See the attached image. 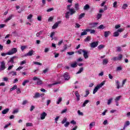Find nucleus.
I'll return each mask as SVG.
<instances>
[{
	"label": "nucleus",
	"mask_w": 130,
	"mask_h": 130,
	"mask_svg": "<svg viewBox=\"0 0 130 130\" xmlns=\"http://www.w3.org/2000/svg\"><path fill=\"white\" fill-rule=\"evenodd\" d=\"M65 13V18L66 19H70V16H73V15L76 14V10L73 8H71V9Z\"/></svg>",
	"instance_id": "f257e3e1"
},
{
	"label": "nucleus",
	"mask_w": 130,
	"mask_h": 130,
	"mask_svg": "<svg viewBox=\"0 0 130 130\" xmlns=\"http://www.w3.org/2000/svg\"><path fill=\"white\" fill-rule=\"evenodd\" d=\"M104 85H105V81H103L102 83H101V84L97 85L96 87L93 89V94L97 93L98 90L100 89V88H102Z\"/></svg>",
	"instance_id": "f03ea898"
},
{
	"label": "nucleus",
	"mask_w": 130,
	"mask_h": 130,
	"mask_svg": "<svg viewBox=\"0 0 130 130\" xmlns=\"http://www.w3.org/2000/svg\"><path fill=\"white\" fill-rule=\"evenodd\" d=\"M18 51V49L16 48H13L11 49L10 51L8 52V55H13V54H15Z\"/></svg>",
	"instance_id": "7ed1b4c3"
},
{
	"label": "nucleus",
	"mask_w": 130,
	"mask_h": 130,
	"mask_svg": "<svg viewBox=\"0 0 130 130\" xmlns=\"http://www.w3.org/2000/svg\"><path fill=\"white\" fill-rule=\"evenodd\" d=\"M34 81H37V85H42L43 82L40 78H38L36 77L33 78Z\"/></svg>",
	"instance_id": "20e7f679"
},
{
	"label": "nucleus",
	"mask_w": 130,
	"mask_h": 130,
	"mask_svg": "<svg viewBox=\"0 0 130 130\" xmlns=\"http://www.w3.org/2000/svg\"><path fill=\"white\" fill-rule=\"evenodd\" d=\"M4 70H6V62L3 61L1 62L0 71H4Z\"/></svg>",
	"instance_id": "39448f33"
},
{
	"label": "nucleus",
	"mask_w": 130,
	"mask_h": 130,
	"mask_svg": "<svg viewBox=\"0 0 130 130\" xmlns=\"http://www.w3.org/2000/svg\"><path fill=\"white\" fill-rule=\"evenodd\" d=\"M63 78H64L65 81H69L71 79V76L69 75L68 72H66L63 75Z\"/></svg>",
	"instance_id": "423d86ee"
},
{
	"label": "nucleus",
	"mask_w": 130,
	"mask_h": 130,
	"mask_svg": "<svg viewBox=\"0 0 130 130\" xmlns=\"http://www.w3.org/2000/svg\"><path fill=\"white\" fill-rule=\"evenodd\" d=\"M98 42H92L90 44V47H91V48H95V47H97V46H98Z\"/></svg>",
	"instance_id": "0eeeda50"
},
{
	"label": "nucleus",
	"mask_w": 130,
	"mask_h": 130,
	"mask_svg": "<svg viewBox=\"0 0 130 130\" xmlns=\"http://www.w3.org/2000/svg\"><path fill=\"white\" fill-rule=\"evenodd\" d=\"M47 115V114L45 112L42 113L40 115V118L41 120H43V119H45V117H46Z\"/></svg>",
	"instance_id": "6e6552de"
},
{
	"label": "nucleus",
	"mask_w": 130,
	"mask_h": 130,
	"mask_svg": "<svg viewBox=\"0 0 130 130\" xmlns=\"http://www.w3.org/2000/svg\"><path fill=\"white\" fill-rule=\"evenodd\" d=\"M61 21H58L57 22H56L52 27V29H56V28H57V27H58V25H59V24H61Z\"/></svg>",
	"instance_id": "1a4fd4ad"
},
{
	"label": "nucleus",
	"mask_w": 130,
	"mask_h": 130,
	"mask_svg": "<svg viewBox=\"0 0 130 130\" xmlns=\"http://www.w3.org/2000/svg\"><path fill=\"white\" fill-rule=\"evenodd\" d=\"M83 57L85 59L89 58V55L88 54V52L87 50L83 51Z\"/></svg>",
	"instance_id": "9d476101"
},
{
	"label": "nucleus",
	"mask_w": 130,
	"mask_h": 130,
	"mask_svg": "<svg viewBox=\"0 0 130 130\" xmlns=\"http://www.w3.org/2000/svg\"><path fill=\"white\" fill-rule=\"evenodd\" d=\"M33 53H34V51L33 50L29 51L27 53L24 55V56H32V55H33Z\"/></svg>",
	"instance_id": "9b49d317"
},
{
	"label": "nucleus",
	"mask_w": 130,
	"mask_h": 130,
	"mask_svg": "<svg viewBox=\"0 0 130 130\" xmlns=\"http://www.w3.org/2000/svg\"><path fill=\"white\" fill-rule=\"evenodd\" d=\"M75 95L76 96L77 101H80V94L79 93V91H75Z\"/></svg>",
	"instance_id": "f8f14e48"
},
{
	"label": "nucleus",
	"mask_w": 130,
	"mask_h": 130,
	"mask_svg": "<svg viewBox=\"0 0 130 130\" xmlns=\"http://www.w3.org/2000/svg\"><path fill=\"white\" fill-rule=\"evenodd\" d=\"M111 34V32L110 31H106L104 32V37L105 38H107L109 35Z\"/></svg>",
	"instance_id": "ddd939ff"
},
{
	"label": "nucleus",
	"mask_w": 130,
	"mask_h": 130,
	"mask_svg": "<svg viewBox=\"0 0 130 130\" xmlns=\"http://www.w3.org/2000/svg\"><path fill=\"white\" fill-rule=\"evenodd\" d=\"M70 66L71 68H77V67H78V63L75 61L73 63H71Z\"/></svg>",
	"instance_id": "4468645a"
},
{
	"label": "nucleus",
	"mask_w": 130,
	"mask_h": 130,
	"mask_svg": "<svg viewBox=\"0 0 130 130\" xmlns=\"http://www.w3.org/2000/svg\"><path fill=\"white\" fill-rule=\"evenodd\" d=\"M82 31H83L81 33V36H84L85 35H87V32H88V30L86 29H82Z\"/></svg>",
	"instance_id": "2eb2a0df"
},
{
	"label": "nucleus",
	"mask_w": 130,
	"mask_h": 130,
	"mask_svg": "<svg viewBox=\"0 0 130 130\" xmlns=\"http://www.w3.org/2000/svg\"><path fill=\"white\" fill-rule=\"evenodd\" d=\"M95 124H96V123H95V122H91V123L89 124V129H91V128L93 127V126H95Z\"/></svg>",
	"instance_id": "dca6fc26"
},
{
	"label": "nucleus",
	"mask_w": 130,
	"mask_h": 130,
	"mask_svg": "<svg viewBox=\"0 0 130 130\" xmlns=\"http://www.w3.org/2000/svg\"><path fill=\"white\" fill-rule=\"evenodd\" d=\"M9 111H10V109L9 108L5 109L3 111H2V114H7V113H8Z\"/></svg>",
	"instance_id": "f3484780"
},
{
	"label": "nucleus",
	"mask_w": 130,
	"mask_h": 130,
	"mask_svg": "<svg viewBox=\"0 0 130 130\" xmlns=\"http://www.w3.org/2000/svg\"><path fill=\"white\" fill-rule=\"evenodd\" d=\"M89 102H90V101H89L88 100L84 101L82 107H85L86 105H87V104H88V103H89Z\"/></svg>",
	"instance_id": "a211bd4d"
},
{
	"label": "nucleus",
	"mask_w": 130,
	"mask_h": 130,
	"mask_svg": "<svg viewBox=\"0 0 130 130\" xmlns=\"http://www.w3.org/2000/svg\"><path fill=\"white\" fill-rule=\"evenodd\" d=\"M86 31L90 32V34H95V29H87Z\"/></svg>",
	"instance_id": "6ab92c4d"
},
{
	"label": "nucleus",
	"mask_w": 130,
	"mask_h": 130,
	"mask_svg": "<svg viewBox=\"0 0 130 130\" xmlns=\"http://www.w3.org/2000/svg\"><path fill=\"white\" fill-rule=\"evenodd\" d=\"M116 86H117V89L120 88V83L119 80H115Z\"/></svg>",
	"instance_id": "aec40b11"
},
{
	"label": "nucleus",
	"mask_w": 130,
	"mask_h": 130,
	"mask_svg": "<svg viewBox=\"0 0 130 130\" xmlns=\"http://www.w3.org/2000/svg\"><path fill=\"white\" fill-rule=\"evenodd\" d=\"M113 36L114 37H118L119 36V32L117 30L113 33Z\"/></svg>",
	"instance_id": "412c9836"
},
{
	"label": "nucleus",
	"mask_w": 130,
	"mask_h": 130,
	"mask_svg": "<svg viewBox=\"0 0 130 130\" xmlns=\"http://www.w3.org/2000/svg\"><path fill=\"white\" fill-rule=\"evenodd\" d=\"M39 97H40V93H39V92H36L34 98L35 99H37V98H39Z\"/></svg>",
	"instance_id": "4be33fe9"
},
{
	"label": "nucleus",
	"mask_w": 130,
	"mask_h": 130,
	"mask_svg": "<svg viewBox=\"0 0 130 130\" xmlns=\"http://www.w3.org/2000/svg\"><path fill=\"white\" fill-rule=\"evenodd\" d=\"M16 57V56L12 57V58H10L8 62H11V63H15V62H14V59H15Z\"/></svg>",
	"instance_id": "5701e85b"
},
{
	"label": "nucleus",
	"mask_w": 130,
	"mask_h": 130,
	"mask_svg": "<svg viewBox=\"0 0 130 130\" xmlns=\"http://www.w3.org/2000/svg\"><path fill=\"white\" fill-rule=\"evenodd\" d=\"M85 15H86V14L85 13H82L80 14L78 17L79 20H81V19H83V18L85 17Z\"/></svg>",
	"instance_id": "b1692460"
},
{
	"label": "nucleus",
	"mask_w": 130,
	"mask_h": 130,
	"mask_svg": "<svg viewBox=\"0 0 130 130\" xmlns=\"http://www.w3.org/2000/svg\"><path fill=\"white\" fill-rule=\"evenodd\" d=\"M121 98V95H119L118 96L116 97L115 99V102L117 103L119 100H120V99Z\"/></svg>",
	"instance_id": "393cba45"
},
{
	"label": "nucleus",
	"mask_w": 130,
	"mask_h": 130,
	"mask_svg": "<svg viewBox=\"0 0 130 130\" xmlns=\"http://www.w3.org/2000/svg\"><path fill=\"white\" fill-rule=\"evenodd\" d=\"M58 84H61V82H60V81L56 82H55L53 84H49V87H51L52 86H53L54 85H57Z\"/></svg>",
	"instance_id": "a878e982"
},
{
	"label": "nucleus",
	"mask_w": 130,
	"mask_h": 130,
	"mask_svg": "<svg viewBox=\"0 0 130 130\" xmlns=\"http://www.w3.org/2000/svg\"><path fill=\"white\" fill-rule=\"evenodd\" d=\"M12 18H13V15H10L9 17L5 20V22H9L10 20H12Z\"/></svg>",
	"instance_id": "bb28decb"
},
{
	"label": "nucleus",
	"mask_w": 130,
	"mask_h": 130,
	"mask_svg": "<svg viewBox=\"0 0 130 130\" xmlns=\"http://www.w3.org/2000/svg\"><path fill=\"white\" fill-rule=\"evenodd\" d=\"M108 63V59L105 58L103 59V64L104 65L107 64Z\"/></svg>",
	"instance_id": "cd10ccee"
},
{
	"label": "nucleus",
	"mask_w": 130,
	"mask_h": 130,
	"mask_svg": "<svg viewBox=\"0 0 130 130\" xmlns=\"http://www.w3.org/2000/svg\"><path fill=\"white\" fill-rule=\"evenodd\" d=\"M61 101H62V98H58L57 100L56 101V104H59V103H60V102H61Z\"/></svg>",
	"instance_id": "c85d7f7f"
},
{
	"label": "nucleus",
	"mask_w": 130,
	"mask_h": 130,
	"mask_svg": "<svg viewBox=\"0 0 130 130\" xmlns=\"http://www.w3.org/2000/svg\"><path fill=\"white\" fill-rule=\"evenodd\" d=\"M112 100H113V98H110L108 100V102H107V104L108 105H110V104H111V103H112Z\"/></svg>",
	"instance_id": "c756f323"
},
{
	"label": "nucleus",
	"mask_w": 130,
	"mask_h": 130,
	"mask_svg": "<svg viewBox=\"0 0 130 130\" xmlns=\"http://www.w3.org/2000/svg\"><path fill=\"white\" fill-rule=\"evenodd\" d=\"M85 49H80L78 51V54H82V53H84V51H85Z\"/></svg>",
	"instance_id": "7c9ffc66"
},
{
	"label": "nucleus",
	"mask_w": 130,
	"mask_h": 130,
	"mask_svg": "<svg viewBox=\"0 0 130 130\" xmlns=\"http://www.w3.org/2000/svg\"><path fill=\"white\" fill-rule=\"evenodd\" d=\"M85 93L86 94L84 95V97H88V95H89V94H90V91L89 90V89H86V90L85 91Z\"/></svg>",
	"instance_id": "2f4dec72"
},
{
	"label": "nucleus",
	"mask_w": 130,
	"mask_h": 130,
	"mask_svg": "<svg viewBox=\"0 0 130 130\" xmlns=\"http://www.w3.org/2000/svg\"><path fill=\"white\" fill-rule=\"evenodd\" d=\"M28 80H25L22 82V85L23 86H26V84H27V83H29Z\"/></svg>",
	"instance_id": "473e14b6"
},
{
	"label": "nucleus",
	"mask_w": 130,
	"mask_h": 130,
	"mask_svg": "<svg viewBox=\"0 0 130 130\" xmlns=\"http://www.w3.org/2000/svg\"><path fill=\"white\" fill-rule=\"evenodd\" d=\"M127 7H128V5H127L126 4H125L122 6V9L123 10H126V8H127Z\"/></svg>",
	"instance_id": "72a5a7b5"
},
{
	"label": "nucleus",
	"mask_w": 130,
	"mask_h": 130,
	"mask_svg": "<svg viewBox=\"0 0 130 130\" xmlns=\"http://www.w3.org/2000/svg\"><path fill=\"white\" fill-rule=\"evenodd\" d=\"M67 120H68V119H67V118H64L61 122L62 124H64V123H66V122H67Z\"/></svg>",
	"instance_id": "f704fd0d"
},
{
	"label": "nucleus",
	"mask_w": 130,
	"mask_h": 130,
	"mask_svg": "<svg viewBox=\"0 0 130 130\" xmlns=\"http://www.w3.org/2000/svg\"><path fill=\"white\" fill-rule=\"evenodd\" d=\"M105 47V45H100L98 47V48L99 49H102Z\"/></svg>",
	"instance_id": "c9c22d12"
},
{
	"label": "nucleus",
	"mask_w": 130,
	"mask_h": 130,
	"mask_svg": "<svg viewBox=\"0 0 130 130\" xmlns=\"http://www.w3.org/2000/svg\"><path fill=\"white\" fill-rule=\"evenodd\" d=\"M75 9L76 11H78L80 9L79 8V4L77 3L75 4Z\"/></svg>",
	"instance_id": "e433bc0d"
},
{
	"label": "nucleus",
	"mask_w": 130,
	"mask_h": 130,
	"mask_svg": "<svg viewBox=\"0 0 130 130\" xmlns=\"http://www.w3.org/2000/svg\"><path fill=\"white\" fill-rule=\"evenodd\" d=\"M90 40H91V37L88 36L85 39L84 41H85V42H88V41H90Z\"/></svg>",
	"instance_id": "4c0bfd02"
},
{
	"label": "nucleus",
	"mask_w": 130,
	"mask_h": 130,
	"mask_svg": "<svg viewBox=\"0 0 130 130\" xmlns=\"http://www.w3.org/2000/svg\"><path fill=\"white\" fill-rule=\"evenodd\" d=\"M17 85H15L12 88H10V91H14V90L17 89Z\"/></svg>",
	"instance_id": "58836bf2"
},
{
	"label": "nucleus",
	"mask_w": 130,
	"mask_h": 130,
	"mask_svg": "<svg viewBox=\"0 0 130 130\" xmlns=\"http://www.w3.org/2000/svg\"><path fill=\"white\" fill-rule=\"evenodd\" d=\"M117 31L119 33H121V32H123V31H124V28H119Z\"/></svg>",
	"instance_id": "ea45409f"
},
{
	"label": "nucleus",
	"mask_w": 130,
	"mask_h": 130,
	"mask_svg": "<svg viewBox=\"0 0 130 130\" xmlns=\"http://www.w3.org/2000/svg\"><path fill=\"white\" fill-rule=\"evenodd\" d=\"M33 63H34V64H37L38 66H42V63L37 61H34Z\"/></svg>",
	"instance_id": "a19ab883"
},
{
	"label": "nucleus",
	"mask_w": 130,
	"mask_h": 130,
	"mask_svg": "<svg viewBox=\"0 0 130 130\" xmlns=\"http://www.w3.org/2000/svg\"><path fill=\"white\" fill-rule=\"evenodd\" d=\"M26 48H27L26 46H21V49L22 51H24V50H25V49H26Z\"/></svg>",
	"instance_id": "79ce46f5"
},
{
	"label": "nucleus",
	"mask_w": 130,
	"mask_h": 130,
	"mask_svg": "<svg viewBox=\"0 0 130 130\" xmlns=\"http://www.w3.org/2000/svg\"><path fill=\"white\" fill-rule=\"evenodd\" d=\"M55 34V32L53 31L51 32V35H50V37L51 38H52V40H53V36H54Z\"/></svg>",
	"instance_id": "37998d69"
},
{
	"label": "nucleus",
	"mask_w": 130,
	"mask_h": 130,
	"mask_svg": "<svg viewBox=\"0 0 130 130\" xmlns=\"http://www.w3.org/2000/svg\"><path fill=\"white\" fill-rule=\"evenodd\" d=\"M84 70V69L83 68H81L79 69V70L78 71V72H77L76 73V74H81V73H82V72H83V70Z\"/></svg>",
	"instance_id": "c03bdc74"
},
{
	"label": "nucleus",
	"mask_w": 130,
	"mask_h": 130,
	"mask_svg": "<svg viewBox=\"0 0 130 130\" xmlns=\"http://www.w3.org/2000/svg\"><path fill=\"white\" fill-rule=\"evenodd\" d=\"M130 123H129V121H126L124 125L125 126H126V127L128 126V125H129Z\"/></svg>",
	"instance_id": "a18cd8bd"
},
{
	"label": "nucleus",
	"mask_w": 130,
	"mask_h": 130,
	"mask_svg": "<svg viewBox=\"0 0 130 130\" xmlns=\"http://www.w3.org/2000/svg\"><path fill=\"white\" fill-rule=\"evenodd\" d=\"M105 26H104V25L103 24H101V25H100L98 27V29H105Z\"/></svg>",
	"instance_id": "49530a36"
},
{
	"label": "nucleus",
	"mask_w": 130,
	"mask_h": 130,
	"mask_svg": "<svg viewBox=\"0 0 130 130\" xmlns=\"http://www.w3.org/2000/svg\"><path fill=\"white\" fill-rule=\"evenodd\" d=\"M68 111V109H64L62 110L61 112V114H63V113H66Z\"/></svg>",
	"instance_id": "de8ad7c7"
},
{
	"label": "nucleus",
	"mask_w": 130,
	"mask_h": 130,
	"mask_svg": "<svg viewBox=\"0 0 130 130\" xmlns=\"http://www.w3.org/2000/svg\"><path fill=\"white\" fill-rule=\"evenodd\" d=\"M9 74H12V76H17V72L12 71L10 72Z\"/></svg>",
	"instance_id": "09e8293b"
},
{
	"label": "nucleus",
	"mask_w": 130,
	"mask_h": 130,
	"mask_svg": "<svg viewBox=\"0 0 130 130\" xmlns=\"http://www.w3.org/2000/svg\"><path fill=\"white\" fill-rule=\"evenodd\" d=\"M69 125H70V122H68V121L66 122L64 124V126H65V127H68Z\"/></svg>",
	"instance_id": "8fccbe9b"
},
{
	"label": "nucleus",
	"mask_w": 130,
	"mask_h": 130,
	"mask_svg": "<svg viewBox=\"0 0 130 130\" xmlns=\"http://www.w3.org/2000/svg\"><path fill=\"white\" fill-rule=\"evenodd\" d=\"M102 17V14L100 13L98 14V15H97L98 20H99V19H100Z\"/></svg>",
	"instance_id": "3c124183"
},
{
	"label": "nucleus",
	"mask_w": 130,
	"mask_h": 130,
	"mask_svg": "<svg viewBox=\"0 0 130 130\" xmlns=\"http://www.w3.org/2000/svg\"><path fill=\"white\" fill-rule=\"evenodd\" d=\"M113 8H117V2H115L113 3Z\"/></svg>",
	"instance_id": "603ef678"
},
{
	"label": "nucleus",
	"mask_w": 130,
	"mask_h": 130,
	"mask_svg": "<svg viewBox=\"0 0 130 130\" xmlns=\"http://www.w3.org/2000/svg\"><path fill=\"white\" fill-rule=\"evenodd\" d=\"M70 123H71V124H77V122H76V121H75V120H73L72 121H71Z\"/></svg>",
	"instance_id": "864d4df0"
},
{
	"label": "nucleus",
	"mask_w": 130,
	"mask_h": 130,
	"mask_svg": "<svg viewBox=\"0 0 130 130\" xmlns=\"http://www.w3.org/2000/svg\"><path fill=\"white\" fill-rule=\"evenodd\" d=\"M33 17V15L32 14H29L27 16V20H31L32 19V17Z\"/></svg>",
	"instance_id": "5fc2aeb1"
},
{
	"label": "nucleus",
	"mask_w": 130,
	"mask_h": 130,
	"mask_svg": "<svg viewBox=\"0 0 130 130\" xmlns=\"http://www.w3.org/2000/svg\"><path fill=\"white\" fill-rule=\"evenodd\" d=\"M41 34H42V31H40L39 32H37L36 34L37 37H39V36H40V35H41Z\"/></svg>",
	"instance_id": "6e6d98bb"
},
{
	"label": "nucleus",
	"mask_w": 130,
	"mask_h": 130,
	"mask_svg": "<svg viewBox=\"0 0 130 130\" xmlns=\"http://www.w3.org/2000/svg\"><path fill=\"white\" fill-rule=\"evenodd\" d=\"M121 70H122V68L121 67H118L116 68V71L118 72L119 71H121Z\"/></svg>",
	"instance_id": "4d7b16f0"
},
{
	"label": "nucleus",
	"mask_w": 130,
	"mask_h": 130,
	"mask_svg": "<svg viewBox=\"0 0 130 130\" xmlns=\"http://www.w3.org/2000/svg\"><path fill=\"white\" fill-rule=\"evenodd\" d=\"M77 113L79 115H81L82 116H83V115H84V114L83 113V112H81V111H80V110H78Z\"/></svg>",
	"instance_id": "13d9d810"
},
{
	"label": "nucleus",
	"mask_w": 130,
	"mask_h": 130,
	"mask_svg": "<svg viewBox=\"0 0 130 130\" xmlns=\"http://www.w3.org/2000/svg\"><path fill=\"white\" fill-rule=\"evenodd\" d=\"M63 49L61 50L62 52H63V51L67 50L68 47L67 46V45H64V47H63Z\"/></svg>",
	"instance_id": "bf43d9fd"
},
{
	"label": "nucleus",
	"mask_w": 130,
	"mask_h": 130,
	"mask_svg": "<svg viewBox=\"0 0 130 130\" xmlns=\"http://www.w3.org/2000/svg\"><path fill=\"white\" fill-rule=\"evenodd\" d=\"M71 7H72V5H68V6H67V11H69V10H70L71 9H72Z\"/></svg>",
	"instance_id": "052dcab7"
},
{
	"label": "nucleus",
	"mask_w": 130,
	"mask_h": 130,
	"mask_svg": "<svg viewBox=\"0 0 130 130\" xmlns=\"http://www.w3.org/2000/svg\"><path fill=\"white\" fill-rule=\"evenodd\" d=\"M75 28H80L81 27V25L79 24V23H75Z\"/></svg>",
	"instance_id": "680f3d73"
},
{
	"label": "nucleus",
	"mask_w": 130,
	"mask_h": 130,
	"mask_svg": "<svg viewBox=\"0 0 130 130\" xmlns=\"http://www.w3.org/2000/svg\"><path fill=\"white\" fill-rule=\"evenodd\" d=\"M112 60H114V61H116V60H118V57H114L112 58Z\"/></svg>",
	"instance_id": "e2e57ef3"
},
{
	"label": "nucleus",
	"mask_w": 130,
	"mask_h": 130,
	"mask_svg": "<svg viewBox=\"0 0 130 130\" xmlns=\"http://www.w3.org/2000/svg\"><path fill=\"white\" fill-rule=\"evenodd\" d=\"M53 10H54V9L53 8H49L48 10H47V12L48 13H49V12H51V11H53Z\"/></svg>",
	"instance_id": "0e129e2a"
},
{
	"label": "nucleus",
	"mask_w": 130,
	"mask_h": 130,
	"mask_svg": "<svg viewBox=\"0 0 130 130\" xmlns=\"http://www.w3.org/2000/svg\"><path fill=\"white\" fill-rule=\"evenodd\" d=\"M26 63V60H23L20 62V66H23V64H25Z\"/></svg>",
	"instance_id": "69168bd1"
},
{
	"label": "nucleus",
	"mask_w": 130,
	"mask_h": 130,
	"mask_svg": "<svg viewBox=\"0 0 130 130\" xmlns=\"http://www.w3.org/2000/svg\"><path fill=\"white\" fill-rule=\"evenodd\" d=\"M89 8H90V7L89 6V5H86L84 7V10H88V9H89Z\"/></svg>",
	"instance_id": "338daca9"
},
{
	"label": "nucleus",
	"mask_w": 130,
	"mask_h": 130,
	"mask_svg": "<svg viewBox=\"0 0 130 130\" xmlns=\"http://www.w3.org/2000/svg\"><path fill=\"white\" fill-rule=\"evenodd\" d=\"M26 126H32L33 125V124L32 123H27L26 124Z\"/></svg>",
	"instance_id": "774afa93"
}]
</instances>
